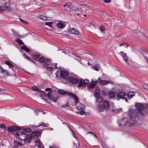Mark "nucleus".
Returning <instances> with one entry per match:
<instances>
[{"label":"nucleus","mask_w":148,"mask_h":148,"mask_svg":"<svg viewBox=\"0 0 148 148\" xmlns=\"http://www.w3.org/2000/svg\"><path fill=\"white\" fill-rule=\"evenodd\" d=\"M45 90L47 91H49L51 90V89L50 88H47L45 89Z\"/></svg>","instance_id":"nucleus-49"},{"label":"nucleus","mask_w":148,"mask_h":148,"mask_svg":"<svg viewBox=\"0 0 148 148\" xmlns=\"http://www.w3.org/2000/svg\"><path fill=\"white\" fill-rule=\"evenodd\" d=\"M20 20L21 22L24 23L26 24H27L28 23L27 22L24 21L23 19H22L21 18H20Z\"/></svg>","instance_id":"nucleus-44"},{"label":"nucleus","mask_w":148,"mask_h":148,"mask_svg":"<svg viewBox=\"0 0 148 148\" xmlns=\"http://www.w3.org/2000/svg\"><path fill=\"white\" fill-rule=\"evenodd\" d=\"M109 107V103L107 101H105L101 104L98 106L97 110L98 111L101 112L104 110H107Z\"/></svg>","instance_id":"nucleus-5"},{"label":"nucleus","mask_w":148,"mask_h":148,"mask_svg":"<svg viewBox=\"0 0 148 148\" xmlns=\"http://www.w3.org/2000/svg\"><path fill=\"white\" fill-rule=\"evenodd\" d=\"M18 37L19 38H22L23 37V36H22L21 35H19Z\"/></svg>","instance_id":"nucleus-54"},{"label":"nucleus","mask_w":148,"mask_h":148,"mask_svg":"<svg viewBox=\"0 0 148 148\" xmlns=\"http://www.w3.org/2000/svg\"><path fill=\"white\" fill-rule=\"evenodd\" d=\"M129 46V44L125 43H123V46L125 48H127Z\"/></svg>","instance_id":"nucleus-45"},{"label":"nucleus","mask_w":148,"mask_h":148,"mask_svg":"<svg viewBox=\"0 0 148 148\" xmlns=\"http://www.w3.org/2000/svg\"><path fill=\"white\" fill-rule=\"evenodd\" d=\"M69 106V105H68V102H66V103L65 104V105H62V106L63 107H68Z\"/></svg>","instance_id":"nucleus-47"},{"label":"nucleus","mask_w":148,"mask_h":148,"mask_svg":"<svg viewBox=\"0 0 148 148\" xmlns=\"http://www.w3.org/2000/svg\"><path fill=\"white\" fill-rule=\"evenodd\" d=\"M77 109L79 111V113L82 115H84L85 112L84 111V106L83 105L80 104L77 106Z\"/></svg>","instance_id":"nucleus-11"},{"label":"nucleus","mask_w":148,"mask_h":148,"mask_svg":"<svg viewBox=\"0 0 148 148\" xmlns=\"http://www.w3.org/2000/svg\"><path fill=\"white\" fill-rule=\"evenodd\" d=\"M47 95L48 98L50 101L55 102L57 100L58 96L56 94L49 92L47 94Z\"/></svg>","instance_id":"nucleus-8"},{"label":"nucleus","mask_w":148,"mask_h":148,"mask_svg":"<svg viewBox=\"0 0 148 148\" xmlns=\"http://www.w3.org/2000/svg\"><path fill=\"white\" fill-rule=\"evenodd\" d=\"M11 30H12V32H13V29H11Z\"/></svg>","instance_id":"nucleus-55"},{"label":"nucleus","mask_w":148,"mask_h":148,"mask_svg":"<svg viewBox=\"0 0 148 148\" xmlns=\"http://www.w3.org/2000/svg\"><path fill=\"white\" fill-rule=\"evenodd\" d=\"M127 94L128 98L130 99L134 95L135 93L133 92H128Z\"/></svg>","instance_id":"nucleus-29"},{"label":"nucleus","mask_w":148,"mask_h":148,"mask_svg":"<svg viewBox=\"0 0 148 148\" xmlns=\"http://www.w3.org/2000/svg\"><path fill=\"white\" fill-rule=\"evenodd\" d=\"M88 133H90L92 134V135H95V134L92 132H88Z\"/></svg>","instance_id":"nucleus-53"},{"label":"nucleus","mask_w":148,"mask_h":148,"mask_svg":"<svg viewBox=\"0 0 148 148\" xmlns=\"http://www.w3.org/2000/svg\"><path fill=\"white\" fill-rule=\"evenodd\" d=\"M138 113L135 110H132L130 111L129 115L130 119L129 121V123L131 125H134L136 124L138 120L139 119Z\"/></svg>","instance_id":"nucleus-3"},{"label":"nucleus","mask_w":148,"mask_h":148,"mask_svg":"<svg viewBox=\"0 0 148 148\" xmlns=\"http://www.w3.org/2000/svg\"><path fill=\"white\" fill-rule=\"evenodd\" d=\"M66 81L72 83H77L79 82V86H85L89 83V81L87 79L84 80H80L77 78L69 77Z\"/></svg>","instance_id":"nucleus-1"},{"label":"nucleus","mask_w":148,"mask_h":148,"mask_svg":"<svg viewBox=\"0 0 148 148\" xmlns=\"http://www.w3.org/2000/svg\"><path fill=\"white\" fill-rule=\"evenodd\" d=\"M71 33L75 35H78L79 34V32L78 31L76 30L75 29L73 28L71 30Z\"/></svg>","instance_id":"nucleus-28"},{"label":"nucleus","mask_w":148,"mask_h":148,"mask_svg":"<svg viewBox=\"0 0 148 148\" xmlns=\"http://www.w3.org/2000/svg\"><path fill=\"white\" fill-rule=\"evenodd\" d=\"M50 60L49 58L41 57L40 60V62L42 63L45 68H47L50 63Z\"/></svg>","instance_id":"nucleus-6"},{"label":"nucleus","mask_w":148,"mask_h":148,"mask_svg":"<svg viewBox=\"0 0 148 148\" xmlns=\"http://www.w3.org/2000/svg\"><path fill=\"white\" fill-rule=\"evenodd\" d=\"M64 7L66 8H69L70 9H71L72 8V4L71 3H68L65 4L64 5Z\"/></svg>","instance_id":"nucleus-32"},{"label":"nucleus","mask_w":148,"mask_h":148,"mask_svg":"<svg viewBox=\"0 0 148 148\" xmlns=\"http://www.w3.org/2000/svg\"><path fill=\"white\" fill-rule=\"evenodd\" d=\"M0 73H2L4 75L9 76V73L7 70H5L1 68L0 69Z\"/></svg>","instance_id":"nucleus-21"},{"label":"nucleus","mask_w":148,"mask_h":148,"mask_svg":"<svg viewBox=\"0 0 148 148\" xmlns=\"http://www.w3.org/2000/svg\"><path fill=\"white\" fill-rule=\"evenodd\" d=\"M23 130L27 132H32V130L30 128H23Z\"/></svg>","instance_id":"nucleus-34"},{"label":"nucleus","mask_w":148,"mask_h":148,"mask_svg":"<svg viewBox=\"0 0 148 148\" xmlns=\"http://www.w3.org/2000/svg\"><path fill=\"white\" fill-rule=\"evenodd\" d=\"M35 145L39 148H43L44 146L40 142L39 140H36L35 141Z\"/></svg>","instance_id":"nucleus-18"},{"label":"nucleus","mask_w":148,"mask_h":148,"mask_svg":"<svg viewBox=\"0 0 148 148\" xmlns=\"http://www.w3.org/2000/svg\"><path fill=\"white\" fill-rule=\"evenodd\" d=\"M23 56L26 59H27V60L31 61L32 62H34V61L32 60L31 59V58L29 57H28V56H27V55L25 53H24L23 54Z\"/></svg>","instance_id":"nucleus-36"},{"label":"nucleus","mask_w":148,"mask_h":148,"mask_svg":"<svg viewBox=\"0 0 148 148\" xmlns=\"http://www.w3.org/2000/svg\"><path fill=\"white\" fill-rule=\"evenodd\" d=\"M99 29L101 31H103L105 30V28L102 26H101L99 27Z\"/></svg>","instance_id":"nucleus-42"},{"label":"nucleus","mask_w":148,"mask_h":148,"mask_svg":"<svg viewBox=\"0 0 148 148\" xmlns=\"http://www.w3.org/2000/svg\"><path fill=\"white\" fill-rule=\"evenodd\" d=\"M115 95V93L112 91H110L108 93V96L111 98H114Z\"/></svg>","instance_id":"nucleus-25"},{"label":"nucleus","mask_w":148,"mask_h":148,"mask_svg":"<svg viewBox=\"0 0 148 148\" xmlns=\"http://www.w3.org/2000/svg\"><path fill=\"white\" fill-rule=\"evenodd\" d=\"M49 125L48 123L47 124H45V123H42L40 124V125H39L38 126H37V127H38L40 126H42L43 127H47Z\"/></svg>","instance_id":"nucleus-37"},{"label":"nucleus","mask_w":148,"mask_h":148,"mask_svg":"<svg viewBox=\"0 0 148 148\" xmlns=\"http://www.w3.org/2000/svg\"><path fill=\"white\" fill-rule=\"evenodd\" d=\"M56 75L57 77L66 80L69 77L68 72L64 69L58 70Z\"/></svg>","instance_id":"nucleus-4"},{"label":"nucleus","mask_w":148,"mask_h":148,"mask_svg":"<svg viewBox=\"0 0 148 148\" xmlns=\"http://www.w3.org/2000/svg\"><path fill=\"white\" fill-rule=\"evenodd\" d=\"M99 68V65L98 64H96L93 67V69L96 71H98Z\"/></svg>","instance_id":"nucleus-35"},{"label":"nucleus","mask_w":148,"mask_h":148,"mask_svg":"<svg viewBox=\"0 0 148 148\" xmlns=\"http://www.w3.org/2000/svg\"><path fill=\"white\" fill-rule=\"evenodd\" d=\"M147 106L146 104L144 105L140 103H137L135 104L136 108L139 113H141V111L145 109Z\"/></svg>","instance_id":"nucleus-7"},{"label":"nucleus","mask_w":148,"mask_h":148,"mask_svg":"<svg viewBox=\"0 0 148 148\" xmlns=\"http://www.w3.org/2000/svg\"><path fill=\"white\" fill-rule=\"evenodd\" d=\"M31 88L34 91L38 92H40L45 97H46L47 96V94L46 92L42 91L41 90L39 89L35 86H32Z\"/></svg>","instance_id":"nucleus-13"},{"label":"nucleus","mask_w":148,"mask_h":148,"mask_svg":"<svg viewBox=\"0 0 148 148\" xmlns=\"http://www.w3.org/2000/svg\"><path fill=\"white\" fill-rule=\"evenodd\" d=\"M5 63L7 65H8L10 67L12 68L14 66L13 64L8 60L6 61L5 62Z\"/></svg>","instance_id":"nucleus-31"},{"label":"nucleus","mask_w":148,"mask_h":148,"mask_svg":"<svg viewBox=\"0 0 148 148\" xmlns=\"http://www.w3.org/2000/svg\"><path fill=\"white\" fill-rule=\"evenodd\" d=\"M19 128L16 126H12L11 127H8L5 128V130H7L9 132H13L16 130H18Z\"/></svg>","instance_id":"nucleus-9"},{"label":"nucleus","mask_w":148,"mask_h":148,"mask_svg":"<svg viewBox=\"0 0 148 148\" xmlns=\"http://www.w3.org/2000/svg\"><path fill=\"white\" fill-rule=\"evenodd\" d=\"M96 100V102L98 103H99L101 102L103 100L100 97L97 98Z\"/></svg>","instance_id":"nucleus-38"},{"label":"nucleus","mask_w":148,"mask_h":148,"mask_svg":"<svg viewBox=\"0 0 148 148\" xmlns=\"http://www.w3.org/2000/svg\"><path fill=\"white\" fill-rule=\"evenodd\" d=\"M78 9L77 8H75L74 9H73V11H75V12H77V11H78Z\"/></svg>","instance_id":"nucleus-51"},{"label":"nucleus","mask_w":148,"mask_h":148,"mask_svg":"<svg viewBox=\"0 0 148 148\" xmlns=\"http://www.w3.org/2000/svg\"><path fill=\"white\" fill-rule=\"evenodd\" d=\"M6 127L5 125L3 124H1L0 125V129L2 128L4 129V130H5Z\"/></svg>","instance_id":"nucleus-40"},{"label":"nucleus","mask_w":148,"mask_h":148,"mask_svg":"<svg viewBox=\"0 0 148 148\" xmlns=\"http://www.w3.org/2000/svg\"><path fill=\"white\" fill-rule=\"evenodd\" d=\"M15 41L17 42L19 45H22L23 44V43L21 40L17 39L15 40Z\"/></svg>","instance_id":"nucleus-33"},{"label":"nucleus","mask_w":148,"mask_h":148,"mask_svg":"<svg viewBox=\"0 0 148 148\" xmlns=\"http://www.w3.org/2000/svg\"><path fill=\"white\" fill-rule=\"evenodd\" d=\"M120 53H121L122 56L123 57V59L127 63V61L128 60V58H127L126 54L123 53V51H121Z\"/></svg>","instance_id":"nucleus-26"},{"label":"nucleus","mask_w":148,"mask_h":148,"mask_svg":"<svg viewBox=\"0 0 148 148\" xmlns=\"http://www.w3.org/2000/svg\"><path fill=\"white\" fill-rule=\"evenodd\" d=\"M57 27L60 29H63L64 27V24L62 23L61 21H59L57 24Z\"/></svg>","instance_id":"nucleus-22"},{"label":"nucleus","mask_w":148,"mask_h":148,"mask_svg":"<svg viewBox=\"0 0 148 148\" xmlns=\"http://www.w3.org/2000/svg\"><path fill=\"white\" fill-rule=\"evenodd\" d=\"M126 95V93L124 91H120L117 94V97L118 100L121 99H125V101L127 102L126 99L124 97H123Z\"/></svg>","instance_id":"nucleus-10"},{"label":"nucleus","mask_w":148,"mask_h":148,"mask_svg":"<svg viewBox=\"0 0 148 148\" xmlns=\"http://www.w3.org/2000/svg\"><path fill=\"white\" fill-rule=\"evenodd\" d=\"M49 148H59V147L58 146L55 145H53L51 146H50Z\"/></svg>","instance_id":"nucleus-48"},{"label":"nucleus","mask_w":148,"mask_h":148,"mask_svg":"<svg viewBox=\"0 0 148 148\" xmlns=\"http://www.w3.org/2000/svg\"><path fill=\"white\" fill-rule=\"evenodd\" d=\"M141 53L144 56V57L147 61V62L148 63V58H146V56H145L146 54H148V51L146 49H145L144 50H143L141 51Z\"/></svg>","instance_id":"nucleus-20"},{"label":"nucleus","mask_w":148,"mask_h":148,"mask_svg":"<svg viewBox=\"0 0 148 148\" xmlns=\"http://www.w3.org/2000/svg\"><path fill=\"white\" fill-rule=\"evenodd\" d=\"M16 135L18 138L21 140H24L25 143H29L32 139V136L30 134H27L21 132H17Z\"/></svg>","instance_id":"nucleus-2"},{"label":"nucleus","mask_w":148,"mask_h":148,"mask_svg":"<svg viewBox=\"0 0 148 148\" xmlns=\"http://www.w3.org/2000/svg\"><path fill=\"white\" fill-rule=\"evenodd\" d=\"M67 95L69 96L71 99L74 100L76 103H77L78 99L77 97L73 94L70 92H68Z\"/></svg>","instance_id":"nucleus-15"},{"label":"nucleus","mask_w":148,"mask_h":148,"mask_svg":"<svg viewBox=\"0 0 148 148\" xmlns=\"http://www.w3.org/2000/svg\"><path fill=\"white\" fill-rule=\"evenodd\" d=\"M41 131H40L35 130L33 131L32 133L29 134L32 136V138L33 136H39L41 133Z\"/></svg>","instance_id":"nucleus-16"},{"label":"nucleus","mask_w":148,"mask_h":148,"mask_svg":"<svg viewBox=\"0 0 148 148\" xmlns=\"http://www.w3.org/2000/svg\"><path fill=\"white\" fill-rule=\"evenodd\" d=\"M40 18L44 21H46L47 19V18L44 16H42L40 17Z\"/></svg>","instance_id":"nucleus-41"},{"label":"nucleus","mask_w":148,"mask_h":148,"mask_svg":"<svg viewBox=\"0 0 148 148\" xmlns=\"http://www.w3.org/2000/svg\"><path fill=\"white\" fill-rule=\"evenodd\" d=\"M53 23V22H46L45 23V24L46 25H47L51 27Z\"/></svg>","instance_id":"nucleus-39"},{"label":"nucleus","mask_w":148,"mask_h":148,"mask_svg":"<svg viewBox=\"0 0 148 148\" xmlns=\"http://www.w3.org/2000/svg\"><path fill=\"white\" fill-rule=\"evenodd\" d=\"M56 65H57L56 64H53V66L54 65V68H53V67H52L49 66L47 68V70L48 71H50V72L52 71L53 69L57 68Z\"/></svg>","instance_id":"nucleus-27"},{"label":"nucleus","mask_w":148,"mask_h":148,"mask_svg":"<svg viewBox=\"0 0 148 148\" xmlns=\"http://www.w3.org/2000/svg\"><path fill=\"white\" fill-rule=\"evenodd\" d=\"M14 144H15V145L16 146H19L20 145H23L21 143H20L19 142H17V143H14Z\"/></svg>","instance_id":"nucleus-43"},{"label":"nucleus","mask_w":148,"mask_h":148,"mask_svg":"<svg viewBox=\"0 0 148 148\" xmlns=\"http://www.w3.org/2000/svg\"><path fill=\"white\" fill-rule=\"evenodd\" d=\"M96 90L94 94V95L95 97L97 98L100 97L99 90V87H96Z\"/></svg>","instance_id":"nucleus-23"},{"label":"nucleus","mask_w":148,"mask_h":148,"mask_svg":"<svg viewBox=\"0 0 148 148\" xmlns=\"http://www.w3.org/2000/svg\"><path fill=\"white\" fill-rule=\"evenodd\" d=\"M97 82L99 84L101 85H105L108 83H112V82L110 81H107L106 80H102L100 78H98Z\"/></svg>","instance_id":"nucleus-12"},{"label":"nucleus","mask_w":148,"mask_h":148,"mask_svg":"<svg viewBox=\"0 0 148 148\" xmlns=\"http://www.w3.org/2000/svg\"><path fill=\"white\" fill-rule=\"evenodd\" d=\"M32 58L36 61H39L40 62V60L41 57H40V55L38 53H34L32 55Z\"/></svg>","instance_id":"nucleus-14"},{"label":"nucleus","mask_w":148,"mask_h":148,"mask_svg":"<svg viewBox=\"0 0 148 148\" xmlns=\"http://www.w3.org/2000/svg\"><path fill=\"white\" fill-rule=\"evenodd\" d=\"M123 43H121V44H120L119 45V46H120H120H122H122H123Z\"/></svg>","instance_id":"nucleus-52"},{"label":"nucleus","mask_w":148,"mask_h":148,"mask_svg":"<svg viewBox=\"0 0 148 148\" xmlns=\"http://www.w3.org/2000/svg\"><path fill=\"white\" fill-rule=\"evenodd\" d=\"M58 92L61 95H67L68 92L62 89H60L58 91Z\"/></svg>","instance_id":"nucleus-24"},{"label":"nucleus","mask_w":148,"mask_h":148,"mask_svg":"<svg viewBox=\"0 0 148 148\" xmlns=\"http://www.w3.org/2000/svg\"><path fill=\"white\" fill-rule=\"evenodd\" d=\"M97 83V81H92L87 86V88L88 89L93 88Z\"/></svg>","instance_id":"nucleus-17"},{"label":"nucleus","mask_w":148,"mask_h":148,"mask_svg":"<svg viewBox=\"0 0 148 148\" xmlns=\"http://www.w3.org/2000/svg\"><path fill=\"white\" fill-rule=\"evenodd\" d=\"M104 1L105 3H110L111 1L110 0H104Z\"/></svg>","instance_id":"nucleus-50"},{"label":"nucleus","mask_w":148,"mask_h":148,"mask_svg":"<svg viewBox=\"0 0 148 148\" xmlns=\"http://www.w3.org/2000/svg\"><path fill=\"white\" fill-rule=\"evenodd\" d=\"M10 10V7L8 6H6L5 5L1 6L0 7V10L3 11L7 10L8 11H9Z\"/></svg>","instance_id":"nucleus-19"},{"label":"nucleus","mask_w":148,"mask_h":148,"mask_svg":"<svg viewBox=\"0 0 148 148\" xmlns=\"http://www.w3.org/2000/svg\"><path fill=\"white\" fill-rule=\"evenodd\" d=\"M1 91V90L0 89V92Z\"/></svg>","instance_id":"nucleus-56"},{"label":"nucleus","mask_w":148,"mask_h":148,"mask_svg":"<svg viewBox=\"0 0 148 148\" xmlns=\"http://www.w3.org/2000/svg\"><path fill=\"white\" fill-rule=\"evenodd\" d=\"M143 88L145 89H147L148 88V86L146 84H144L143 85Z\"/></svg>","instance_id":"nucleus-46"},{"label":"nucleus","mask_w":148,"mask_h":148,"mask_svg":"<svg viewBox=\"0 0 148 148\" xmlns=\"http://www.w3.org/2000/svg\"><path fill=\"white\" fill-rule=\"evenodd\" d=\"M21 49L22 50H25V51H26L27 53H29V49L25 46H22L21 47Z\"/></svg>","instance_id":"nucleus-30"}]
</instances>
